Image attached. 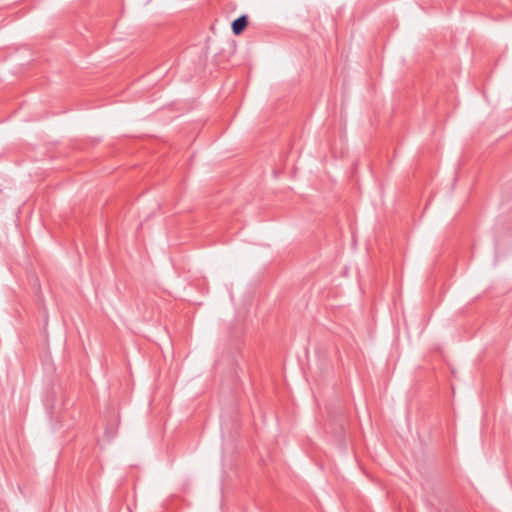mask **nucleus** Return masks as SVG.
<instances>
[{"label": "nucleus", "mask_w": 512, "mask_h": 512, "mask_svg": "<svg viewBox=\"0 0 512 512\" xmlns=\"http://www.w3.org/2000/svg\"><path fill=\"white\" fill-rule=\"evenodd\" d=\"M105 434H106L108 440H110V439H112L115 436L116 429L114 427H112V426H108L106 428Z\"/></svg>", "instance_id": "2"}, {"label": "nucleus", "mask_w": 512, "mask_h": 512, "mask_svg": "<svg viewBox=\"0 0 512 512\" xmlns=\"http://www.w3.org/2000/svg\"><path fill=\"white\" fill-rule=\"evenodd\" d=\"M247 25L248 17L246 15H241L240 17L236 18L231 25L233 34L240 35L247 27Z\"/></svg>", "instance_id": "1"}]
</instances>
